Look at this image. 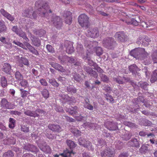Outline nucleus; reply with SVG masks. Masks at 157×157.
Wrapping results in <instances>:
<instances>
[{
	"mask_svg": "<svg viewBox=\"0 0 157 157\" xmlns=\"http://www.w3.org/2000/svg\"><path fill=\"white\" fill-rule=\"evenodd\" d=\"M35 6L36 11H35L31 15V12L29 10H25L22 13V15L31 18H35L37 16L36 13L41 17L46 16L48 13H51V11L49 9L48 4L47 3H44V2L42 0L38 1L36 2Z\"/></svg>",
	"mask_w": 157,
	"mask_h": 157,
	"instance_id": "1",
	"label": "nucleus"
},
{
	"mask_svg": "<svg viewBox=\"0 0 157 157\" xmlns=\"http://www.w3.org/2000/svg\"><path fill=\"white\" fill-rule=\"evenodd\" d=\"M98 45V43L96 41H87L85 43V46L88 53H93L94 50L95 51L96 55L100 56L102 54L103 50L101 47H97Z\"/></svg>",
	"mask_w": 157,
	"mask_h": 157,
	"instance_id": "2",
	"label": "nucleus"
},
{
	"mask_svg": "<svg viewBox=\"0 0 157 157\" xmlns=\"http://www.w3.org/2000/svg\"><path fill=\"white\" fill-rule=\"evenodd\" d=\"M77 52L81 56L82 58L85 59H87L88 60V63L89 65L91 66H94L96 64L92 60H90V54L89 53H87L86 56L83 55V51L82 45L78 43L77 46Z\"/></svg>",
	"mask_w": 157,
	"mask_h": 157,
	"instance_id": "3",
	"label": "nucleus"
},
{
	"mask_svg": "<svg viewBox=\"0 0 157 157\" xmlns=\"http://www.w3.org/2000/svg\"><path fill=\"white\" fill-rule=\"evenodd\" d=\"M59 58L61 60V63L69 62L71 63H74L75 66H79L80 65V63L77 61L76 58L73 57H69L67 56H64L62 57L59 56Z\"/></svg>",
	"mask_w": 157,
	"mask_h": 157,
	"instance_id": "4",
	"label": "nucleus"
},
{
	"mask_svg": "<svg viewBox=\"0 0 157 157\" xmlns=\"http://www.w3.org/2000/svg\"><path fill=\"white\" fill-rule=\"evenodd\" d=\"M78 21L82 27L87 26L88 24V18L85 14H81L78 17Z\"/></svg>",
	"mask_w": 157,
	"mask_h": 157,
	"instance_id": "5",
	"label": "nucleus"
},
{
	"mask_svg": "<svg viewBox=\"0 0 157 157\" xmlns=\"http://www.w3.org/2000/svg\"><path fill=\"white\" fill-rule=\"evenodd\" d=\"M78 142L80 145L83 146L89 150L93 151L94 150L90 143L88 141L82 138H80L78 139Z\"/></svg>",
	"mask_w": 157,
	"mask_h": 157,
	"instance_id": "6",
	"label": "nucleus"
},
{
	"mask_svg": "<svg viewBox=\"0 0 157 157\" xmlns=\"http://www.w3.org/2000/svg\"><path fill=\"white\" fill-rule=\"evenodd\" d=\"M114 44V40L112 38H106L104 39L103 41L104 46L108 49H112Z\"/></svg>",
	"mask_w": 157,
	"mask_h": 157,
	"instance_id": "7",
	"label": "nucleus"
},
{
	"mask_svg": "<svg viewBox=\"0 0 157 157\" xmlns=\"http://www.w3.org/2000/svg\"><path fill=\"white\" fill-rule=\"evenodd\" d=\"M51 21L53 22L54 25L57 29H59L62 25V21L60 17L54 15Z\"/></svg>",
	"mask_w": 157,
	"mask_h": 157,
	"instance_id": "8",
	"label": "nucleus"
},
{
	"mask_svg": "<svg viewBox=\"0 0 157 157\" xmlns=\"http://www.w3.org/2000/svg\"><path fill=\"white\" fill-rule=\"evenodd\" d=\"M86 35L92 38H95L99 36V32L96 29H91L90 30L87 31Z\"/></svg>",
	"mask_w": 157,
	"mask_h": 157,
	"instance_id": "9",
	"label": "nucleus"
},
{
	"mask_svg": "<svg viewBox=\"0 0 157 157\" xmlns=\"http://www.w3.org/2000/svg\"><path fill=\"white\" fill-rule=\"evenodd\" d=\"M36 142L38 147L42 151L47 153L50 152L51 149L50 147L49 146L46 145L45 143H44L42 145L41 144L39 143V142H37V140Z\"/></svg>",
	"mask_w": 157,
	"mask_h": 157,
	"instance_id": "10",
	"label": "nucleus"
},
{
	"mask_svg": "<svg viewBox=\"0 0 157 157\" xmlns=\"http://www.w3.org/2000/svg\"><path fill=\"white\" fill-rule=\"evenodd\" d=\"M144 52L145 53V50L144 48H136L132 50L130 53V55L136 58H138V56L140 54L141 52Z\"/></svg>",
	"mask_w": 157,
	"mask_h": 157,
	"instance_id": "11",
	"label": "nucleus"
},
{
	"mask_svg": "<svg viewBox=\"0 0 157 157\" xmlns=\"http://www.w3.org/2000/svg\"><path fill=\"white\" fill-rule=\"evenodd\" d=\"M105 126L110 130H114L117 128L116 124L109 121L106 122L104 124Z\"/></svg>",
	"mask_w": 157,
	"mask_h": 157,
	"instance_id": "12",
	"label": "nucleus"
},
{
	"mask_svg": "<svg viewBox=\"0 0 157 157\" xmlns=\"http://www.w3.org/2000/svg\"><path fill=\"white\" fill-rule=\"evenodd\" d=\"M65 47L66 51L68 54H71L74 52V48L72 43L69 41H67L65 43Z\"/></svg>",
	"mask_w": 157,
	"mask_h": 157,
	"instance_id": "13",
	"label": "nucleus"
},
{
	"mask_svg": "<svg viewBox=\"0 0 157 157\" xmlns=\"http://www.w3.org/2000/svg\"><path fill=\"white\" fill-rule=\"evenodd\" d=\"M0 12L3 16L6 18L10 21H12L14 20V18L12 16L4 9H1L0 10Z\"/></svg>",
	"mask_w": 157,
	"mask_h": 157,
	"instance_id": "14",
	"label": "nucleus"
},
{
	"mask_svg": "<svg viewBox=\"0 0 157 157\" xmlns=\"http://www.w3.org/2000/svg\"><path fill=\"white\" fill-rule=\"evenodd\" d=\"M71 13L68 11H66L64 14L65 22L68 24L70 25L72 22Z\"/></svg>",
	"mask_w": 157,
	"mask_h": 157,
	"instance_id": "15",
	"label": "nucleus"
},
{
	"mask_svg": "<svg viewBox=\"0 0 157 157\" xmlns=\"http://www.w3.org/2000/svg\"><path fill=\"white\" fill-rule=\"evenodd\" d=\"M115 37L120 41H123L126 38V36L125 35L123 32H119L116 33L115 35Z\"/></svg>",
	"mask_w": 157,
	"mask_h": 157,
	"instance_id": "16",
	"label": "nucleus"
},
{
	"mask_svg": "<svg viewBox=\"0 0 157 157\" xmlns=\"http://www.w3.org/2000/svg\"><path fill=\"white\" fill-rule=\"evenodd\" d=\"M113 153V151L109 148H107L101 152V155L102 157H112Z\"/></svg>",
	"mask_w": 157,
	"mask_h": 157,
	"instance_id": "17",
	"label": "nucleus"
},
{
	"mask_svg": "<svg viewBox=\"0 0 157 157\" xmlns=\"http://www.w3.org/2000/svg\"><path fill=\"white\" fill-rule=\"evenodd\" d=\"M150 41V39L148 37H145L144 38L140 37L137 41V43L139 44H141L144 46H147L149 44Z\"/></svg>",
	"mask_w": 157,
	"mask_h": 157,
	"instance_id": "18",
	"label": "nucleus"
},
{
	"mask_svg": "<svg viewBox=\"0 0 157 157\" xmlns=\"http://www.w3.org/2000/svg\"><path fill=\"white\" fill-rule=\"evenodd\" d=\"M86 71L91 76H93L95 78L98 77V74L95 71H93L92 68L90 67H86L85 68Z\"/></svg>",
	"mask_w": 157,
	"mask_h": 157,
	"instance_id": "19",
	"label": "nucleus"
},
{
	"mask_svg": "<svg viewBox=\"0 0 157 157\" xmlns=\"http://www.w3.org/2000/svg\"><path fill=\"white\" fill-rule=\"evenodd\" d=\"M25 44L26 47L29 49L31 52L36 55L38 56V52L34 49L30 44L27 42H25Z\"/></svg>",
	"mask_w": 157,
	"mask_h": 157,
	"instance_id": "20",
	"label": "nucleus"
},
{
	"mask_svg": "<svg viewBox=\"0 0 157 157\" xmlns=\"http://www.w3.org/2000/svg\"><path fill=\"white\" fill-rule=\"evenodd\" d=\"M25 44L26 47L29 49L31 52L36 55L38 56V52L34 49L30 44L27 42H25Z\"/></svg>",
	"mask_w": 157,
	"mask_h": 157,
	"instance_id": "21",
	"label": "nucleus"
},
{
	"mask_svg": "<svg viewBox=\"0 0 157 157\" xmlns=\"http://www.w3.org/2000/svg\"><path fill=\"white\" fill-rule=\"evenodd\" d=\"M1 105L2 107L5 108L9 109L11 108V107L10 105V103L5 99H3L2 100Z\"/></svg>",
	"mask_w": 157,
	"mask_h": 157,
	"instance_id": "22",
	"label": "nucleus"
},
{
	"mask_svg": "<svg viewBox=\"0 0 157 157\" xmlns=\"http://www.w3.org/2000/svg\"><path fill=\"white\" fill-rule=\"evenodd\" d=\"M48 127L49 129L53 131L59 132L61 131V128L57 125L49 124Z\"/></svg>",
	"mask_w": 157,
	"mask_h": 157,
	"instance_id": "23",
	"label": "nucleus"
},
{
	"mask_svg": "<svg viewBox=\"0 0 157 157\" xmlns=\"http://www.w3.org/2000/svg\"><path fill=\"white\" fill-rule=\"evenodd\" d=\"M83 126L86 128L88 127L95 129L97 128L98 125L92 123L90 122H86L83 124Z\"/></svg>",
	"mask_w": 157,
	"mask_h": 157,
	"instance_id": "24",
	"label": "nucleus"
},
{
	"mask_svg": "<svg viewBox=\"0 0 157 157\" xmlns=\"http://www.w3.org/2000/svg\"><path fill=\"white\" fill-rule=\"evenodd\" d=\"M11 71L10 65L8 63H5L3 66V71L6 73L10 74Z\"/></svg>",
	"mask_w": 157,
	"mask_h": 157,
	"instance_id": "25",
	"label": "nucleus"
},
{
	"mask_svg": "<svg viewBox=\"0 0 157 157\" xmlns=\"http://www.w3.org/2000/svg\"><path fill=\"white\" fill-rule=\"evenodd\" d=\"M51 65L53 67L59 71L64 72L65 71V69H63V67L59 64L52 63H51Z\"/></svg>",
	"mask_w": 157,
	"mask_h": 157,
	"instance_id": "26",
	"label": "nucleus"
},
{
	"mask_svg": "<svg viewBox=\"0 0 157 157\" xmlns=\"http://www.w3.org/2000/svg\"><path fill=\"white\" fill-rule=\"evenodd\" d=\"M66 110L67 112L73 115L77 113L78 111L77 107L76 106L74 107H71L70 108L67 109Z\"/></svg>",
	"mask_w": 157,
	"mask_h": 157,
	"instance_id": "27",
	"label": "nucleus"
},
{
	"mask_svg": "<svg viewBox=\"0 0 157 157\" xmlns=\"http://www.w3.org/2000/svg\"><path fill=\"white\" fill-rule=\"evenodd\" d=\"M128 144L133 147H139V143L136 139L134 138L132 139L130 141L128 142Z\"/></svg>",
	"mask_w": 157,
	"mask_h": 157,
	"instance_id": "28",
	"label": "nucleus"
},
{
	"mask_svg": "<svg viewBox=\"0 0 157 157\" xmlns=\"http://www.w3.org/2000/svg\"><path fill=\"white\" fill-rule=\"evenodd\" d=\"M89 102V101L87 98L85 99L83 103L84 106L85 108H87L89 110H92L93 108V106Z\"/></svg>",
	"mask_w": 157,
	"mask_h": 157,
	"instance_id": "29",
	"label": "nucleus"
},
{
	"mask_svg": "<svg viewBox=\"0 0 157 157\" xmlns=\"http://www.w3.org/2000/svg\"><path fill=\"white\" fill-rule=\"evenodd\" d=\"M19 64V65L21 67L22 66V63L25 65H28L29 64L28 61L25 58L21 57L18 61Z\"/></svg>",
	"mask_w": 157,
	"mask_h": 157,
	"instance_id": "30",
	"label": "nucleus"
},
{
	"mask_svg": "<svg viewBox=\"0 0 157 157\" xmlns=\"http://www.w3.org/2000/svg\"><path fill=\"white\" fill-rule=\"evenodd\" d=\"M70 131L75 136H79L81 135V132L79 130L76 129L74 127H72L70 129Z\"/></svg>",
	"mask_w": 157,
	"mask_h": 157,
	"instance_id": "31",
	"label": "nucleus"
},
{
	"mask_svg": "<svg viewBox=\"0 0 157 157\" xmlns=\"http://www.w3.org/2000/svg\"><path fill=\"white\" fill-rule=\"evenodd\" d=\"M17 34L25 40L26 41H29V40L27 37L25 33L23 32L22 31L19 30Z\"/></svg>",
	"mask_w": 157,
	"mask_h": 157,
	"instance_id": "32",
	"label": "nucleus"
},
{
	"mask_svg": "<svg viewBox=\"0 0 157 157\" xmlns=\"http://www.w3.org/2000/svg\"><path fill=\"white\" fill-rule=\"evenodd\" d=\"M157 80V70H155L153 72L151 77V82L153 83Z\"/></svg>",
	"mask_w": 157,
	"mask_h": 157,
	"instance_id": "33",
	"label": "nucleus"
},
{
	"mask_svg": "<svg viewBox=\"0 0 157 157\" xmlns=\"http://www.w3.org/2000/svg\"><path fill=\"white\" fill-rule=\"evenodd\" d=\"M0 41L6 45H7L8 47H11L12 46V44L9 42L6 41V39L4 37L0 38Z\"/></svg>",
	"mask_w": 157,
	"mask_h": 157,
	"instance_id": "34",
	"label": "nucleus"
},
{
	"mask_svg": "<svg viewBox=\"0 0 157 157\" xmlns=\"http://www.w3.org/2000/svg\"><path fill=\"white\" fill-rule=\"evenodd\" d=\"M129 68L130 71L134 73L139 70V68L135 64L130 66Z\"/></svg>",
	"mask_w": 157,
	"mask_h": 157,
	"instance_id": "35",
	"label": "nucleus"
},
{
	"mask_svg": "<svg viewBox=\"0 0 157 157\" xmlns=\"http://www.w3.org/2000/svg\"><path fill=\"white\" fill-rule=\"evenodd\" d=\"M1 83L2 86L3 87H5L7 85V80L4 77L1 78Z\"/></svg>",
	"mask_w": 157,
	"mask_h": 157,
	"instance_id": "36",
	"label": "nucleus"
},
{
	"mask_svg": "<svg viewBox=\"0 0 157 157\" xmlns=\"http://www.w3.org/2000/svg\"><path fill=\"white\" fill-rule=\"evenodd\" d=\"M24 113L25 114L28 116L33 117H38L39 116V114L37 113H34V112H32L30 110H27L26 111H25L24 112Z\"/></svg>",
	"mask_w": 157,
	"mask_h": 157,
	"instance_id": "37",
	"label": "nucleus"
},
{
	"mask_svg": "<svg viewBox=\"0 0 157 157\" xmlns=\"http://www.w3.org/2000/svg\"><path fill=\"white\" fill-rule=\"evenodd\" d=\"M31 40L33 44L36 46H39L40 44V41L39 39L33 38V39H31Z\"/></svg>",
	"mask_w": 157,
	"mask_h": 157,
	"instance_id": "38",
	"label": "nucleus"
},
{
	"mask_svg": "<svg viewBox=\"0 0 157 157\" xmlns=\"http://www.w3.org/2000/svg\"><path fill=\"white\" fill-rule=\"evenodd\" d=\"M9 127L11 128H13L15 127V121L11 118H10L9 119Z\"/></svg>",
	"mask_w": 157,
	"mask_h": 157,
	"instance_id": "39",
	"label": "nucleus"
},
{
	"mask_svg": "<svg viewBox=\"0 0 157 157\" xmlns=\"http://www.w3.org/2000/svg\"><path fill=\"white\" fill-rule=\"evenodd\" d=\"M66 143L71 148H74L75 146V143L72 141L67 140L66 141Z\"/></svg>",
	"mask_w": 157,
	"mask_h": 157,
	"instance_id": "40",
	"label": "nucleus"
},
{
	"mask_svg": "<svg viewBox=\"0 0 157 157\" xmlns=\"http://www.w3.org/2000/svg\"><path fill=\"white\" fill-rule=\"evenodd\" d=\"M16 78L19 80L22 79L23 78V76L18 71H16L15 74Z\"/></svg>",
	"mask_w": 157,
	"mask_h": 157,
	"instance_id": "41",
	"label": "nucleus"
},
{
	"mask_svg": "<svg viewBox=\"0 0 157 157\" xmlns=\"http://www.w3.org/2000/svg\"><path fill=\"white\" fill-rule=\"evenodd\" d=\"M152 58L154 63H157V50L153 53Z\"/></svg>",
	"mask_w": 157,
	"mask_h": 157,
	"instance_id": "42",
	"label": "nucleus"
},
{
	"mask_svg": "<svg viewBox=\"0 0 157 157\" xmlns=\"http://www.w3.org/2000/svg\"><path fill=\"white\" fill-rule=\"evenodd\" d=\"M116 80L118 83L123 84L125 80V78L124 77H119L116 78Z\"/></svg>",
	"mask_w": 157,
	"mask_h": 157,
	"instance_id": "43",
	"label": "nucleus"
},
{
	"mask_svg": "<svg viewBox=\"0 0 157 157\" xmlns=\"http://www.w3.org/2000/svg\"><path fill=\"white\" fill-rule=\"evenodd\" d=\"M13 154L11 151H9L4 153L3 157H13Z\"/></svg>",
	"mask_w": 157,
	"mask_h": 157,
	"instance_id": "44",
	"label": "nucleus"
},
{
	"mask_svg": "<svg viewBox=\"0 0 157 157\" xmlns=\"http://www.w3.org/2000/svg\"><path fill=\"white\" fill-rule=\"evenodd\" d=\"M7 142L6 143V144H15V140L13 137H11L10 138H8L7 139Z\"/></svg>",
	"mask_w": 157,
	"mask_h": 157,
	"instance_id": "45",
	"label": "nucleus"
},
{
	"mask_svg": "<svg viewBox=\"0 0 157 157\" xmlns=\"http://www.w3.org/2000/svg\"><path fill=\"white\" fill-rule=\"evenodd\" d=\"M43 96L46 98H48L49 96L48 91L46 89H44L42 93Z\"/></svg>",
	"mask_w": 157,
	"mask_h": 157,
	"instance_id": "46",
	"label": "nucleus"
},
{
	"mask_svg": "<svg viewBox=\"0 0 157 157\" xmlns=\"http://www.w3.org/2000/svg\"><path fill=\"white\" fill-rule=\"evenodd\" d=\"M71 152L68 151H64L63 153L59 154L63 157H69L71 156Z\"/></svg>",
	"mask_w": 157,
	"mask_h": 157,
	"instance_id": "47",
	"label": "nucleus"
},
{
	"mask_svg": "<svg viewBox=\"0 0 157 157\" xmlns=\"http://www.w3.org/2000/svg\"><path fill=\"white\" fill-rule=\"evenodd\" d=\"M27 146L25 147V148L27 149L28 151H30L32 152H37L38 151V149L35 146H34L31 145V148H30V149H29V148H27L26 147Z\"/></svg>",
	"mask_w": 157,
	"mask_h": 157,
	"instance_id": "48",
	"label": "nucleus"
},
{
	"mask_svg": "<svg viewBox=\"0 0 157 157\" xmlns=\"http://www.w3.org/2000/svg\"><path fill=\"white\" fill-rule=\"evenodd\" d=\"M128 24H133L135 25L136 26L138 25L139 24V22L138 21L136 20H135L134 19H132L131 20V21L130 22H126Z\"/></svg>",
	"mask_w": 157,
	"mask_h": 157,
	"instance_id": "49",
	"label": "nucleus"
},
{
	"mask_svg": "<svg viewBox=\"0 0 157 157\" xmlns=\"http://www.w3.org/2000/svg\"><path fill=\"white\" fill-rule=\"evenodd\" d=\"M46 48L49 52L51 53H53L54 52V49L51 45L48 44L46 46Z\"/></svg>",
	"mask_w": 157,
	"mask_h": 157,
	"instance_id": "50",
	"label": "nucleus"
},
{
	"mask_svg": "<svg viewBox=\"0 0 157 157\" xmlns=\"http://www.w3.org/2000/svg\"><path fill=\"white\" fill-rule=\"evenodd\" d=\"M73 78L75 80L77 81H79L81 79V77L78 74L76 73H73L72 74Z\"/></svg>",
	"mask_w": 157,
	"mask_h": 157,
	"instance_id": "51",
	"label": "nucleus"
},
{
	"mask_svg": "<svg viewBox=\"0 0 157 157\" xmlns=\"http://www.w3.org/2000/svg\"><path fill=\"white\" fill-rule=\"evenodd\" d=\"M49 82L53 86H59L58 83L54 79H49Z\"/></svg>",
	"mask_w": 157,
	"mask_h": 157,
	"instance_id": "52",
	"label": "nucleus"
},
{
	"mask_svg": "<svg viewBox=\"0 0 157 157\" xmlns=\"http://www.w3.org/2000/svg\"><path fill=\"white\" fill-rule=\"evenodd\" d=\"M7 28L5 24V22L0 26V33L5 32L7 30Z\"/></svg>",
	"mask_w": 157,
	"mask_h": 157,
	"instance_id": "53",
	"label": "nucleus"
},
{
	"mask_svg": "<svg viewBox=\"0 0 157 157\" xmlns=\"http://www.w3.org/2000/svg\"><path fill=\"white\" fill-rule=\"evenodd\" d=\"M124 124L127 126L132 128L135 127V125L134 124L130 122H124Z\"/></svg>",
	"mask_w": 157,
	"mask_h": 157,
	"instance_id": "54",
	"label": "nucleus"
},
{
	"mask_svg": "<svg viewBox=\"0 0 157 157\" xmlns=\"http://www.w3.org/2000/svg\"><path fill=\"white\" fill-rule=\"evenodd\" d=\"M131 137V135L128 133L125 134L122 137L123 139L125 140H128Z\"/></svg>",
	"mask_w": 157,
	"mask_h": 157,
	"instance_id": "55",
	"label": "nucleus"
},
{
	"mask_svg": "<svg viewBox=\"0 0 157 157\" xmlns=\"http://www.w3.org/2000/svg\"><path fill=\"white\" fill-rule=\"evenodd\" d=\"M20 84L22 86L26 87L27 86L28 82L26 80H23L20 82Z\"/></svg>",
	"mask_w": 157,
	"mask_h": 157,
	"instance_id": "56",
	"label": "nucleus"
},
{
	"mask_svg": "<svg viewBox=\"0 0 157 157\" xmlns=\"http://www.w3.org/2000/svg\"><path fill=\"white\" fill-rule=\"evenodd\" d=\"M100 77H101V80L104 82H106L108 81V78L107 76L103 74H100Z\"/></svg>",
	"mask_w": 157,
	"mask_h": 157,
	"instance_id": "57",
	"label": "nucleus"
},
{
	"mask_svg": "<svg viewBox=\"0 0 157 157\" xmlns=\"http://www.w3.org/2000/svg\"><path fill=\"white\" fill-rule=\"evenodd\" d=\"M106 98L108 101L112 102L113 101V99L112 96L109 94H106Z\"/></svg>",
	"mask_w": 157,
	"mask_h": 157,
	"instance_id": "58",
	"label": "nucleus"
},
{
	"mask_svg": "<svg viewBox=\"0 0 157 157\" xmlns=\"http://www.w3.org/2000/svg\"><path fill=\"white\" fill-rule=\"evenodd\" d=\"M20 90L21 91V96L22 97H26L28 94V92L25 90H23L22 89H20Z\"/></svg>",
	"mask_w": 157,
	"mask_h": 157,
	"instance_id": "59",
	"label": "nucleus"
},
{
	"mask_svg": "<svg viewBox=\"0 0 157 157\" xmlns=\"http://www.w3.org/2000/svg\"><path fill=\"white\" fill-rule=\"evenodd\" d=\"M40 82L41 84L44 86H47L48 85V83L46 80L44 79H41L40 80Z\"/></svg>",
	"mask_w": 157,
	"mask_h": 157,
	"instance_id": "60",
	"label": "nucleus"
},
{
	"mask_svg": "<svg viewBox=\"0 0 157 157\" xmlns=\"http://www.w3.org/2000/svg\"><path fill=\"white\" fill-rule=\"evenodd\" d=\"M123 143L121 142H118V144H116V147L117 149H120L121 148Z\"/></svg>",
	"mask_w": 157,
	"mask_h": 157,
	"instance_id": "61",
	"label": "nucleus"
},
{
	"mask_svg": "<svg viewBox=\"0 0 157 157\" xmlns=\"http://www.w3.org/2000/svg\"><path fill=\"white\" fill-rule=\"evenodd\" d=\"M21 130L23 132H28L29 131V128L25 126H23L21 127Z\"/></svg>",
	"mask_w": 157,
	"mask_h": 157,
	"instance_id": "62",
	"label": "nucleus"
},
{
	"mask_svg": "<svg viewBox=\"0 0 157 157\" xmlns=\"http://www.w3.org/2000/svg\"><path fill=\"white\" fill-rule=\"evenodd\" d=\"M12 30L17 34L19 30H18L17 26H14L12 28Z\"/></svg>",
	"mask_w": 157,
	"mask_h": 157,
	"instance_id": "63",
	"label": "nucleus"
},
{
	"mask_svg": "<svg viewBox=\"0 0 157 157\" xmlns=\"http://www.w3.org/2000/svg\"><path fill=\"white\" fill-rule=\"evenodd\" d=\"M58 79L59 80L62 82L63 84L65 83L64 82L66 80V78L64 77H60L58 78Z\"/></svg>",
	"mask_w": 157,
	"mask_h": 157,
	"instance_id": "64",
	"label": "nucleus"
}]
</instances>
